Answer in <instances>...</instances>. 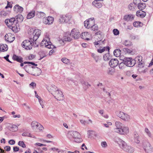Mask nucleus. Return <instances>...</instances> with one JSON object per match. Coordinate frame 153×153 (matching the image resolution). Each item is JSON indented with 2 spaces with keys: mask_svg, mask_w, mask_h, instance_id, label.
<instances>
[{
  "mask_svg": "<svg viewBox=\"0 0 153 153\" xmlns=\"http://www.w3.org/2000/svg\"><path fill=\"white\" fill-rule=\"evenodd\" d=\"M134 18V16L132 14L126 15L124 16V19L126 21H131L133 20Z\"/></svg>",
  "mask_w": 153,
  "mask_h": 153,
  "instance_id": "nucleus-17",
  "label": "nucleus"
},
{
  "mask_svg": "<svg viewBox=\"0 0 153 153\" xmlns=\"http://www.w3.org/2000/svg\"><path fill=\"white\" fill-rule=\"evenodd\" d=\"M69 134L71 135L73 138L76 139L75 141L77 143L81 142L82 140L80 138V137L79 134L77 131H73L70 132Z\"/></svg>",
  "mask_w": 153,
  "mask_h": 153,
  "instance_id": "nucleus-6",
  "label": "nucleus"
},
{
  "mask_svg": "<svg viewBox=\"0 0 153 153\" xmlns=\"http://www.w3.org/2000/svg\"><path fill=\"white\" fill-rule=\"evenodd\" d=\"M139 135L137 134H135L134 142L137 144H139L140 143V141L139 139Z\"/></svg>",
  "mask_w": 153,
  "mask_h": 153,
  "instance_id": "nucleus-42",
  "label": "nucleus"
},
{
  "mask_svg": "<svg viewBox=\"0 0 153 153\" xmlns=\"http://www.w3.org/2000/svg\"><path fill=\"white\" fill-rule=\"evenodd\" d=\"M4 38L6 41L10 43L13 42L15 38L14 36L10 34H6L4 36Z\"/></svg>",
  "mask_w": 153,
  "mask_h": 153,
  "instance_id": "nucleus-14",
  "label": "nucleus"
},
{
  "mask_svg": "<svg viewBox=\"0 0 153 153\" xmlns=\"http://www.w3.org/2000/svg\"><path fill=\"white\" fill-rule=\"evenodd\" d=\"M81 83L82 85V86L85 88L86 89L89 88V86H91V85L89 84L88 82H85V81H81Z\"/></svg>",
  "mask_w": 153,
  "mask_h": 153,
  "instance_id": "nucleus-32",
  "label": "nucleus"
},
{
  "mask_svg": "<svg viewBox=\"0 0 153 153\" xmlns=\"http://www.w3.org/2000/svg\"><path fill=\"white\" fill-rule=\"evenodd\" d=\"M35 11H32L28 14L27 17V19H30L33 18L35 16Z\"/></svg>",
  "mask_w": 153,
  "mask_h": 153,
  "instance_id": "nucleus-29",
  "label": "nucleus"
},
{
  "mask_svg": "<svg viewBox=\"0 0 153 153\" xmlns=\"http://www.w3.org/2000/svg\"><path fill=\"white\" fill-rule=\"evenodd\" d=\"M9 12L4 11H1L0 13V15L2 16H6L8 15Z\"/></svg>",
  "mask_w": 153,
  "mask_h": 153,
  "instance_id": "nucleus-45",
  "label": "nucleus"
},
{
  "mask_svg": "<svg viewBox=\"0 0 153 153\" xmlns=\"http://www.w3.org/2000/svg\"><path fill=\"white\" fill-rule=\"evenodd\" d=\"M128 8L129 9H130L131 10H133L134 9V5L132 4H130L128 6Z\"/></svg>",
  "mask_w": 153,
  "mask_h": 153,
  "instance_id": "nucleus-56",
  "label": "nucleus"
},
{
  "mask_svg": "<svg viewBox=\"0 0 153 153\" xmlns=\"http://www.w3.org/2000/svg\"><path fill=\"white\" fill-rule=\"evenodd\" d=\"M145 131L149 137H151L152 134L151 133L147 128H145Z\"/></svg>",
  "mask_w": 153,
  "mask_h": 153,
  "instance_id": "nucleus-51",
  "label": "nucleus"
},
{
  "mask_svg": "<svg viewBox=\"0 0 153 153\" xmlns=\"http://www.w3.org/2000/svg\"><path fill=\"white\" fill-rule=\"evenodd\" d=\"M113 68H111L109 69L108 71L107 72V73L108 74L112 75L115 72V69Z\"/></svg>",
  "mask_w": 153,
  "mask_h": 153,
  "instance_id": "nucleus-39",
  "label": "nucleus"
},
{
  "mask_svg": "<svg viewBox=\"0 0 153 153\" xmlns=\"http://www.w3.org/2000/svg\"><path fill=\"white\" fill-rule=\"evenodd\" d=\"M123 61L125 62L126 65L128 67H133L135 64V60L131 58H125Z\"/></svg>",
  "mask_w": 153,
  "mask_h": 153,
  "instance_id": "nucleus-5",
  "label": "nucleus"
},
{
  "mask_svg": "<svg viewBox=\"0 0 153 153\" xmlns=\"http://www.w3.org/2000/svg\"><path fill=\"white\" fill-rule=\"evenodd\" d=\"M94 5V6L97 8H100L102 6V4L96 1H93L92 3Z\"/></svg>",
  "mask_w": 153,
  "mask_h": 153,
  "instance_id": "nucleus-31",
  "label": "nucleus"
},
{
  "mask_svg": "<svg viewBox=\"0 0 153 153\" xmlns=\"http://www.w3.org/2000/svg\"><path fill=\"white\" fill-rule=\"evenodd\" d=\"M118 116L123 120L125 121H128L130 119L129 115L123 112H120L118 114Z\"/></svg>",
  "mask_w": 153,
  "mask_h": 153,
  "instance_id": "nucleus-11",
  "label": "nucleus"
},
{
  "mask_svg": "<svg viewBox=\"0 0 153 153\" xmlns=\"http://www.w3.org/2000/svg\"><path fill=\"white\" fill-rule=\"evenodd\" d=\"M54 21V18L51 16H48L43 20L44 23L46 25H51L53 23Z\"/></svg>",
  "mask_w": 153,
  "mask_h": 153,
  "instance_id": "nucleus-12",
  "label": "nucleus"
},
{
  "mask_svg": "<svg viewBox=\"0 0 153 153\" xmlns=\"http://www.w3.org/2000/svg\"><path fill=\"white\" fill-rule=\"evenodd\" d=\"M36 15L39 18L44 17L45 16V14L43 12H38Z\"/></svg>",
  "mask_w": 153,
  "mask_h": 153,
  "instance_id": "nucleus-38",
  "label": "nucleus"
},
{
  "mask_svg": "<svg viewBox=\"0 0 153 153\" xmlns=\"http://www.w3.org/2000/svg\"><path fill=\"white\" fill-rule=\"evenodd\" d=\"M31 42L35 43L32 40H30V41L28 40H25L22 42V46L27 50H30L32 49L33 46Z\"/></svg>",
  "mask_w": 153,
  "mask_h": 153,
  "instance_id": "nucleus-4",
  "label": "nucleus"
},
{
  "mask_svg": "<svg viewBox=\"0 0 153 153\" xmlns=\"http://www.w3.org/2000/svg\"><path fill=\"white\" fill-rule=\"evenodd\" d=\"M13 59L19 62L22 63L23 62V58L20 56H18L15 54H14L12 57Z\"/></svg>",
  "mask_w": 153,
  "mask_h": 153,
  "instance_id": "nucleus-18",
  "label": "nucleus"
},
{
  "mask_svg": "<svg viewBox=\"0 0 153 153\" xmlns=\"http://www.w3.org/2000/svg\"><path fill=\"white\" fill-rule=\"evenodd\" d=\"M39 123L36 121H33L31 123V126L32 128L34 130H38V126Z\"/></svg>",
  "mask_w": 153,
  "mask_h": 153,
  "instance_id": "nucleus-19",
  "label": "nucleus"
},
{
  "mask_svg": "<svg viewBox=\"0 0 153 153\" xmlns=\"http://www.w3.org/2000/svg\"><path fill=\"white\" fill-rule=\"evenodd\" d=\"M70 36H72L75 39H77L79 38L80 36V34L78 30L74 28L71 30L70 33Z\"/></svg>",
  "mask_w": 153,
  "mask_h": 153,
  "instance_id": "nucleus-10",
  "label": "nucleus"
},
{
  "mask_svg": "<svg viewBox=\"0 0 153 153\" xmlns=\"http://www.w3.org/2000/svg\"><path fill=\"white\" fill-rule=\"evenodd\" d=\"M59 43L61 45H64L65 42V40H63V38H62V39L59 40Z\"/></svg>",
  "mask_w": 153,
  "mask_h": 153,
  "instance_id": "nucleus-59",
  "label": "nucleus"
},
{
  "mask_svg": "<svg viewBox=\"0 0 153 153\" xmlns=\"http://www.w3.org/2000/svg\"><path fill=\"white\" fill-rule=\"evenodd\" d=\"M8 143L10 145H13L15 144V142L13 140H11L9 141Z\"/></svg>",
  "mask_w": 153,
  "mask_h": 153,
  "instance_id": "nucleus-61",
  "label": "nucleus"
},
{
  "mask_svg": "<svg viewBox=\"0 0 153 153\" xmlns=\"http://www.w3.org/2000/svg\"><path fill=\"white\" fill-rule=\"evenodd\" d=\"M34 30L35 29H33V28H30L28 30V33L30 35L31 34L33 35V34L34 31Z\"/></svg>",
  "mask_w": 153,
  "mask_h": 153,
  "instance_id": "nucleus-52",
  "label": "nucleus"
},
{
  "mask_svg": "<svg viewBox=\"0 0 153 153\" xmlns=\"http://www.w3.org/2000/svg\"><path fill=\"white\" fill-rule=\"evenodd\" d=\"M12 5L11 4L9 1H7V6L5 7L6 9H7L8 7L12 8Z\"/></svg>",
  "mask_w": 153,
  "mask_h": 153,
  "instance_id": "nucleus-64",
  "label": "nucleus"
},
{
  "mask_svg": "<svg viewBox=\"0 0 153 153\" xmlns=\"http://www.w3.org/2000/svg\"><path fill=\"white\" fill-rule=\"evenodd\" d=\"M113 32L114 34L115 35H118L119 34V31L117 29H114Z\"/></svg>",
  "mask_w": 153,
  "mask_h": 153,
  "instance_id": "nucleus-58",
  "label": "nucleus"
},
{
  "mask_svg": "<svg viewBox=\"0 0 153 153\" xmlns=\"http://www.w3.org/2000/svg\"><path fill=\"white\" fill-rule=\"evenodd\" d=\"M18 145L23 148H25L26 147V145L25 144L23 141H19L18 143Z\"/></svg>",
  "mask_w": 153,
  "mask_h": 153,
  "instance_id": "nucleus-47",
  "label": "nucleus"
},
{
  "mask_svg": "<svg viewBox=\"0 0 153 153\" xmlns=\"http://www.w3.org/2000/svg\"><path fill=\"white\" fill-rule=\"evenodd\" d=\"M44 128V127L43 126L40 124H39V126H38V129H39L40 130H42Z\"/></svg>",
  "mask_w": 153,
  "mask_h": 153,
  "instance_id": "nucleus-63",
  "label": "nucleus"
},
{
  "mask_svg": "<svg viewBox=\"0 0 153 153\" xmlns=\"http://www.w3.org/2000/svg\"><path fill=\"white\" fill-rule=\"evenodd\" d=\"M104 40L101 41V40H100L97 42H94V44L95 46L96 47L98 45H101L102 44H104Z\"/></svg>",
  "mask_w": 153,
  "mask_h": 153,
  "instance_id": "nucleus-37",
  "label": "nucleus"
},
{
  "mask_svg": "<svg viewBox=\"0 0 153 153\" xmlns=\"http://www.w3.org/2000/svg\"><path fill=\"white\" fill-rule=\"evenodd\" d=\"M51 42L49 41V39L48 38L44 39L41 43L40 45L41 46L46 45L48 43H51Z\"/></svg>",
  "mask_w": 153,
  "mask_h": 153,
  "instance_id": "nucleus-21",
  "label": "nucleus"
},
{
  "mask_svg": "<svg viewBox=\"0 0 153 153\" xmlns=\"http://www.w3.org/2000/svg\"><path fill=\"white\" fill-rule=\"evenodd\" d=\"M101 32L99 31L97 32L95 34V38L96 39H97L98 40V38L99 39V40H101L102 38V36L101 34Z\"/></svg>",
  "mask_w": 153,
  "mask_h": 153,
  "instance_id": "nucleus-35",
  "label": "nucleus"
},
{
  "mask_svg": "<svg viewBox=\"0 0 153 153\" xmlns=\"http://www.w3.org/2000/svg\"><path fill=\"white\" fill-rule=\"evenodd\" d=\"M101 146L103 148H105L107 147L108 145L105 141H103L101 142Z\"/></svg>",
  "mask_w": 153,
  "mask_h": 153,
  "instance_id": "nucleus-53",
  "label": "nucleus"
},
{
  "mask_svg": "<svg viewBox=\"0 0 153 153\" xmlns=\"http://www.w3.org/2000/svg\"><path fill=\"white\" fill-rule=\"evenodd\" d=\"M123 44L126 46H130L132 45L131 42L129 41L126 40L123 43Z\"/></svg>",
  "mask_w": 153,
  "mask_h": 153,
  "instance_id": "nucleus-49",
  "label": "nucleus"
},
{
  "mask_svg": "<svg viewBox=\"0 0 153 153\" xmlns=\"http://www.w3.org/2000/svg\"><path fill=\"white\" fill-rule=\"evenodd\" d=\"M91 28L92 30H97L98 29V27L97 26L95 25V24L93 25L91 27Z\"/></svg>",
  "mask_w": 153,
  "mask_h": 153,
  "instance_id": "nucleus-55",
  "label": "nucleus"
},
{
  "mask_svg": "<svg viewBox=\"0 0 153 153\" xmlns=\"http://www.w3.org/2000/svg\"><path fill=\"white\" fill-rule=\"evenodd\" d=\"M81 38L84 39L89 40L91 37V35L88 32L82 33L80 35Z\"/></svg>",
  "mask_w": 153,
  "mask_h": 153,
  "instance_id": "nucleus-15",
  "label": "nucleus"
},
{
  "mask_svg": "<svg viewBox=\"0 0 153 153\" xmlns=\"http://www.w3.org/2000/svg\"><path fill=\"white\" fill-rule=\"evenodd\" d=\"M138 67L140 68H143L144 66V63L143 61H141L138 63Z\"/></svg>",
  "mask_w": 153,
  "mask_h": 153,
  "instance_id": "nucleus-54",
  "label": "nucleus"
},
{
  "mask_svg": "<svg viewBox=\"0 0 153 153\" xmlns=\"http://www.w3.org/2000/svg\"><path fill=\"white\" fill-rule=\"evenodd\" d=\"M109 47L108 46H107L106 47H104L102 49H98L97 51L100 53H102L105 50H107L109 51Z\"/></svg>",
  "mask_w": 153,
  "mask_h": 153,
  "instance_id": "nucleus-33",
  "label": "nucleus"
},
{
  "mask_svg": "<svg viewBox=\"0 0 153 153\" xmlns=\"http://www.w3.org/2000/svg\"><path fill=\"white\" fill-rule=\"evenodd\" d=\"M151 147V145L149 142H145L143 143V147L145 152H146V150L148 149L149 148Z\"/></svg>",
  "mask_w": 153,
  "mask_h": 153,
  "instance_id": "nucleus-24",
  "label": "nucleus"
},
{
  "mask_svg": "<svg viewBox=\"0 0 153 153\" xmlns=\"http://www.w3.org/2000/svg\"><path fill=\"white\" fill-rule=\"evenodd\" d=\"M120 130H116L117 133L120 134L127 135L129 132V129L128 127L124 126Z\"/></svg>",
  "mask_w": 153,
  "mask_h": 153,
  "instance_id": "nucleus-9",
  "label": "nucleus"
},
{
  "mask_svg": "<svg viewBox=\"0 0 153 153\" xmlns=\"http://www.w3.org/2000/svg\"><path fill=\"white\" fill-rule=\"evenodd\" d=\"M126 64H125V62H121L120 63L119 65V67L120 69H123L124 68L126 67Z\"/></svg>",
  "mask_w": 153,
  "mask_h": 153,
  "instance_id": "nucleus-46",
  "label": "nucleus"
},
{
  "mask_svg": "<svg viewBox=\"0 0 153 153\" xmlns=\"http://www.w3.org/2000/svg\"><path fill=\"white\" fill-rule=\"evenodd\" d=\"M88 28H91L95 24V20L94 18H91L88 19Z\"/></svg>",
  "mask_w": 153,
  "mask_h": 153,
  "instance_id": "nucleus-23",
  "label": "nucleus"
},
{
  "mask_svg": "<svg viewBox=\"0 0 153 153\" xmlns=\"http://www.w3.org/2000/svg\"><path fill=\"white\" fill-rule=\"evenodd\" d=\"M119 64V61L117 59H112L109 62L110 66L112 68L116 67Z\"/></svg>",
  "mask_w": 153,
  "mask_h": 153,
  "instance_id": "nucleus-13",
  "label": "nucleus"
},
{
  "mask_svg": "<svg viewBox=\"0 0 153 153\" xmlns=\"http://www.w3.org/2000/svg\"><path fill=\"white\" fill-rule=\"evenodd\" d=\"M8 47L7 45L5 44L1 46L0 48V51H7L8 49Z\"/></svg>",
  "mask_w": 153,
  "mask_h": 153,
  "instance_id": "nucleus-34",
  "label": "nucleus"
},
{
  "mask_svg": "<svg viewBox=\"0 0 153 153\" xmlns=\"http://www.w3.org/2000/svg\"><path fill=\"white\" fill-rule=\"evenodd\" d=\"M45 47H46L50 49L52 48L53 49V48H56V47H55V46L53 45H51V43H48L46 45H45Z\"/></svg>",
  "mask_w": 153,
  "mask_h": 153,
  "instance_id": "nucleus-44",
  "label": "nucleus"
},
{
  "mask_svg": "<svg viewBox=\"0 0 153 153\" xmlns=\"http://www.w3.org/2000/svg\"><path fill=\"white\" fill-rule=\"evenodd\" d=\"M146 15V13L141 10L137 11L136 13V15L139 17L141 18L144 17Z\"/></svg>",
  "mask_w": 153,
  "mask_h": 153,
  "instance_id": "nucleus-16",
  "label": "nucleus"
},
{
  "mask_svg": "<svg viewBox=\"0 0 153 153\" xmlns=\"http://www.w3.org/2000/svg\"><path fill=\"white\" fill-rule=\"evenodd\" d=\"M140 22H136L133 23V25L134 27H137L140 26Z\"/></svg>",
  "mask_w": 153,
  "mask_h": 153,
  "instance_id": "nucleus-57",
  "label": "nucleus"
},
{
  "mask_svg": "<svg viewBox=\"0 0 153 153\" xmlns=\"http://www.w3.org/2000/svg\"><path fill=\"white\" fill-rule=\"evenodd\" d=\"M48 91L57 100L60 101L64 99V95L62 92L55 85H51Z\"/></svg>",
  "mask_w": 153,
  "mask_h": 153,
  "instance_id": "nucleus-1",
  "label": "nucleus"
},
{
  "mask_svg": "<svg viewBox=\"0 0 153 153\" xmlns=\"http://www.w3.org/2000/svg\"><path fill=\"white\" fill-rule=\"evenodd\" d=\"M14 8V9H17V11L20 13L22 12L23 10V7L17 5H16Z\"/></svg>",
  "mask_w": 153,
  "mask_h": 153,
  "instance_id": "nucleus-40",
  "label": "nucleus"
},
{
  "mask_svg": "<svg viewBox=\"0 0 153 153\" xmlns=\"http://www.w3.org/2000/svg\"><path fill=\"white\" fill-rule=\"evenodd\" d=\"M26 71L29 74L35 76H39L41 73V70L37 68L31 67L27 65L24 66Z\"/></svg>",
  "mask_w": 153,
  "mask_h": 153,
  "instance_id": "nucleus-3",
  "label": "nucleus"
},
{
  "mask_svg": "<svg viewBox=\"0 0 153 153\" xmlns=\"http://www.w3.org/2000/svg\"><path fill=\"white\" fill-rule=\"evenodd\" d=\"M91 56L94 58L96 62H97L99 61L100 57L97 55L95 54L92 53L91 54Z\"/></svg>",
  "mask_w": 153,
  "mask_h": 153,
  "instance_id": "nucleus-36",
  "label": "nucleus"
},
{
  "mask_svg": "<svg viewBox=\"0 0 153 153\" xmlns=\"http://www.w3.org/2000/svg\"><path fill=\"white\" fill-rule=\"evenodd\" d=\"M15 18H12L10 19H6L5 22L9 28L15 33L17 32L19 30V25L16 22Z\"/></svg>",
  "mask_w": 153,
  "mask_h": 153,
  "instance_id": "nucleus-2",
  "label": "nucleus"
},
{
  "mask_svg": "<svg viewBox=\"0 0 153 153\" xmlns=\"http://www.w3.org/2000/svg\"><path fill=\"white\" fill-rule=\"evenodd\" d=\"M134 149L133 147L127 145L125 148L124 149V151L127 152L132 153L134 152Z\"/></svg>",
  "mask_w": 153,
  "mask_h": 153,
  "instance_id": "nucleus-22",
  "label": "nucleus"
},
{
  "mask_svg": "<svg viewBox=\"0 0 153 153\" xmlns=\"http://www.w3.org/2000/svg\"><path fill=\"white\" fill-rule=\"evenodd\" d=\"M115 125L116 127V128L114 129V130L115 132L117 133V131H116V130H120L122 127V124L119 122H116L115 123Z\"/></svg>",
  "mask_w": 153,
  "mask_h": 153,
  "instance_id": "nucleus-20",
  "label": "nucleus"
},
{
  "mask_svg": "<svg viewBox=\"0 0 153 153\" xmlns=\"http://www.w3.org/2000/svg\"><path fill=\"white\" fill-rule=\"evenodd\" d=\"M9 129L12 131H16L18 130V127L17 126L12 124L9 126Z\"/></svg>",
  "mask_w": 153,
  "mask_h": 153,
  "instance_id": "nucleus-25",
  "label": "nucleus"
},
{
  "mask_svg": "<svg viewBox=\"0 0 153 153\" xmlns=\"http://www.w3.org/2000/svg\"><path fill=\"white\" fill-rule=\"evenodd\" d=\"M120 143H118V144H119L120 147L124 150V149L126 148L127 145L125 142L121 140L120 141Z\"/></svg>",
  "mask_w": 153,
  "mask_h": 153,
  "instance_id": "nucleus-27",
  "label": "nucleus"
},
{
  "mask_svg": "<svg viewBox=\"0 0 153 153\" xmlns=\"http://www.w3.org/2000/svg\"><path fill=\"white\" fill-rule=\"evenodd\" d=\"M61 60L63 63L66 64H68L70 63L69 60L65 58H62Z\"/></svg>",
  "mask_w": 153,
  "mask_h": 153,
  "instance_id": "nucleus-50",
  "label": "nucleus"
},
{
  "mask_svg": "<svg viewBox=\"0 0 153 153\" xmlns=\"http://www.w3.org/2000/svg\"><path fill=\"white\" fill-rule=\"evenodd\" d=\"M41 33V31L40 30L38 29H35L33 34V39L31 38L30 40H33V41L35 42V43L36 44V42H35L39 37Z\"/></svg>",
  "mask_w": 153,
  "mask_h": 153,
  "instance_id": "nucleus-8",
  "label": "nucleus"
},
{
  "mask_svg": "<svg viewBox=\"0 0 153 153\" xmlns=\"http://www.w3.org/2000/svg\"><path fill=\"white\" fill-rule=\"evenodd\" d=\"M63 40H65V42H69L71 41L72 39L69 37L67 36H64L63 37Z\"/></svg>",
  "mask_w": 153,
  "mask_h": 153,
  "instance_id": "nucleus-43",
  "label": "nucleus"
},
{
  "mask_svg": "<svg viewBox=\"0 0 153 153\" xmlns=\"http://www.w3.org/2000/svg\"><path fill=\"white\" fill-rule=\"evenodd\" d=\"M110 56L109 53L105 54L103 56V59L105 61H108L110 59Z\"/></svg>",
  "mask_w": 153,
  "mask_h": 153,
  "instance_id": "nucleus-41",
  "label": "nucleus"
},
{
  "mask_svg": "<svg viewBox=\"0 0 153 153\" xmlns=\"http://www.w3.org/2000/svg\"><path fill=\"white\" fill-rule=\"evenodd\" d=\"M9 56V55H7L6 56H4V59H5L6 61H7L8 62H9L10 63H12V62H11V61H10L9 59H8V57Z\"/></svg>",
  "mask_w": 153,
  "mask_h": 153,
  "instance_id": "nucleus-60",
  "label": "nucleus"
},
{
  "mask_svg": "<svg viewBox=\"0 0 153 153\" xmlns=\"http://www.w3.org/2000/svg\"><path fill=\"white\" fill-rule=\"evenodd\" d=\"M88 19L87 20L85 21L84 22V24L85 27H86L87 28H88Z\"/></svg>",
  "mask_w": 153,
  "mask_h": 153,
  "instance_id": "nucleus-62",
  "label": "nucleus"
},
{
  "mask_svg": "<svg viewBox=\"0 0 153 153\" xmlns=\"http://www.w3.org/2000/svg\"><path fill=\"white\" fill-rule=\"evenodd\" d=\"M137 7L139 9L142 10L146 7V4L144 3H138Z\"/></svg>",
  "mask_w": 153,
  "mask_h": 153,
  "instance_id": "nucleus-28",
  "label": "nucleus"
},
{
  "mask_svg": "<svg viewBox=\"0 0 153 153\" xmlns=\"http://www.w3.org/2000/svg\"><path fill=\"white\" fill-rule=\"evenodd\" d=\"M71 18V16L68 14L60 15L59 19V22L61 24L67 22L69 21Z\"/></svg>",
  "mask_w": 153,
  "mask_h": 153,
  "instance_id": "nucleus-7",
  "label": "nucleus"
},
{
  "mask_svg": "<svg viewBox=\"0 0 153 153\" xmlns=\"http://www.w3.org/2000/svg\"><path fill=\"white\" fill-rule=\"evenodd\" d=\"M134 60H135V62L137 61L139 63L142 61V58L141 56H137L135 58Z\"/></svg>",
  "mask_w": 153,
  "mask_h": 153,
  "instance_id": "nucleus-48",
  "label": "nucleus"
},
{
  "mask_svg": "<svg viewBox=\"0 0 153 153\" xmlns=\"http://www.w3.org/2000/svg\"><path fill=\"white\" fill-rule=\"evenodd\" d=\"M16 20V22H21L23 20V17L22 15H18L15 17Z\"/></svg>",
  "mask_w": 153,
  "mask_h": 153,
  "instance_id": "nucleus-26",
  "label": "nucleus"
},
{
  "mask_svg": "<svg viewBox=\"0 0 153 153\" xmlns=\"http://www.w3.org/2000/svg\"><path fill=\"white\" fill-rule=\"evenodd\" d=\"M121 51L119 49H116L114 50V54L116 57H119L121 54Z\"/></svg>",
  "mask_w": 153,
  "mask_h": 153,
  "instance_id": "nucleus-30",
  "label": "nucleus"
}]
</instances>
